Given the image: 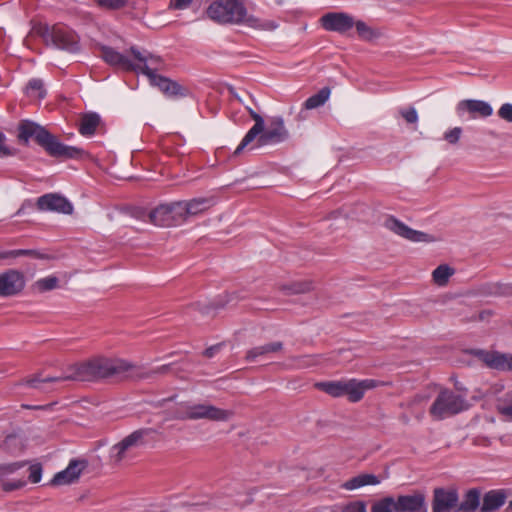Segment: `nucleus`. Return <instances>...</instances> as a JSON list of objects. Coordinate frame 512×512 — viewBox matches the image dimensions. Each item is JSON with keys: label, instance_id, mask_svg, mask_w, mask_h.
<instances>
[{"label": "nucleus", "instance_id": "53", "mask_svg": "<svg viewBox=\"0 0 512 512\" xmlns=\"http://www.w3.org/2000/svg\"><path fill=\"white\" fill-rule=\"evenodd\" d=\"M492 311L491 310H484V311H481L479 313V320L483 321V320H486L488 319L489 317L492 316Z\"/></svg>", "mask_w": 512, "mask_h": 512}, {"label": "nucleus", "instance_id": "4", "mask_svg": "<svg viewBox=\"0 0 512 512\" xmlns=\"http://www.w3.org/2000/svg\"><path fill=\"white\" fill-rule=\"evenodd\" d=\"M19 138L25 142L30 138H34L53 157L75 158L81 153L79 148L64 145L44 127L30 120H22L20 122Z\"/></svg>", "mask_w": 512, "mask_h": 512}, {"label": "nucleus", "instance_id": "20", "mask_svg": "<svg viewBox=\"0 0 512 512\" xmlns=\"http://www.w3.org/2000/svg\"><path fill=\"white\" fill-rule=\"evenodd\" d=\"M396 503L397 512H427L425 495L419 491L398 496Z\"/></svg>", "mask_w": 512, "mask_h": 512}, {"label": "nucleus", "instance_id": "38", "mask_svg": "<svg viewBox=\"0 0 512 512\" xmlns=\"http://www.w3.org/2000/svg\"><path fill=\"white\" fill-rule=\"evenodd\" d=\"M100 7L118 10L126 6L127 0H94Z\"/></svg>", "mask_w": 512, "mask_h": 512}, {"label": "nucleus", "instance_id": "55", "mask_svg": "<svg viewBox=\"0 0 512 512\" xmlns=\"http://www.w3.org/2000/svg\"><path fill=\"white\" fill-rule=\"evenodd\" d=\"M475 442H476L477 444H479V445H480V444H484V445H489V444H490V441H489L488 439H486V438H483V439H477Z\"/></svg>", "mask_w": 512, "mask_h": 512}, {"label": "nucleus", "instance_id": "48", "mask_svg": "<svg viewBox=\"0 0 512 512\" xmlns=\"http://www.w3.org/2000/svg\"><path fill=\"white\" fill-rule=\"evenodd\" d=\"M498 296L511 297L512 296V283H500L499 282Z\"/></svg>", "mask_w": 512, "mask_h": 512}, {"label": "nucleus", "instance_id": "15", "mask_svg": "<svg viewBox=\"0 0 512 512\" xmlns=\"http://www.w3.org/2000/svg\"><path fill=\"white\" fill-rule=\"evenodd\" d=\"M456 112L459 117L468 113L471 118H487L492 115L493 108L488 102L482 100L467 99L460 101L456 106Z\"/></svg>", "mask_w": 512, "mask_h": 512}, {"label": "nucleus", "instance_id": "46", "mask_svg": "<svg viewBox=\"0 0 512 512\" xmlns=\"http://www.w3.org/2000/svg\"><path fill=\"white\" fill-rule=\"evenodd\" d=\"M191 3L192 0H170L168 8L171 10H185Z\"/></svg>", "mask_w": 512, "mask_h": 512}, {"label": "nucleus", "instance_id": "9", "mask_svg": "<svg viewBox=\"0 0 512 512\" xmlns=\"http://www.w3.org/2000/svg\"><path fill=\"white\" fill-rule=\"evenodd\" d=\"M39 33L48 45L71 53L79 49L77 35L64 25L45 26L39 29Z\"/></svg>", "mask_w": 512, "mask_h": 512}, {"label": "nucleus", "instance_id": "37", "mask_svg": "<svg viewBox=\"0 0 512 512\" xmlns=\"http://www.w3.org/2000/svg\"><path fill=\"white\" fill-rule=\"evenodd\" d=\"M224 304L219 303H211V302H196L192 305L193 308L198 310L203 315H214V311L217 308L223 307Z\"/></svg>", "mask_w": 512, "mask_h": 512}, {"label": "nucleus", "instance_id": "40", "mask_svg": "<svg viewBox=\"0 0 512 512\" xmlns=\"http://www.w3.org/2000/svg\"><path fill=\"white\" fill-rule=\"evenodd\" d=\"M462 134V128L461 127H454L444 133V139L449 144H457Z\"/></svg>", "mask_w": 512, "mask_h": 512}, {"label": "nucleus", "instance_id": "21", "mask_svg": "<svg viewBox=\"0 0 512 512\" xmlns=\"http://www.w3.org/2000/svg\"><path fill=\"white\" fill-rule=\"evenodd\" d=\"M180 203L185 222L189 217L196 216L210 209L215 205L216 201L213 197H199L189 201H180Z\"/></svg>", "mask_w": 512, "mask_h": 512}, {"label": "nucleus", "instance_id": "8", "mask_svg": "<svg viewBox=\"0 0 512 512\" xmlns=\"http://www.w3.org/2000/svg\"><path fill=\"white\" fill-rule=\"evenodd\" d=\"M466 408L467 403L463 396L456 394L452 390L443 389L437 395L429 412L433 418L441 420L458 414Z\"/></svg>", "mask_w": 512, "mask_h": 512}, {"label": "nucleus", "instance_id": "7", "mask_svg": "<svg viewBox=\"0 0 512 512\" xmlns=\"http://www.w3.org/2000/svg\"><path fill=\"white\" fill-rule=\"evenodd\" d=\"M135 216L146 221L147 219L157 226H175L184 223L180 201L161 204L150 212L139 210Z\"/></svg>", "mask_w": 512, "mask_h": 512}, {"label": "nucleus", "instance_id": "27", "mask_svg": "<svg viewBox=\"0 0 512 512\" xmlns=\"http://www.w3.org/2000/svg\"><path fill=\"white\" fill-rule=\"evenodd\" d=\"M100 123V117L96 113L85 114L81 118L79 131L84 136H91L95 133Z\"/></svg>", "mask_w": 512, "mask_h": 512}, {"label": "nucleus", "instance_id": "11", "mask_svg": "<svg viewBox=\"0 0 512 512\" xmlns=\"http://www.w3.org/2000/svg\"><path fill=\"white\" fill-rule=\"evenodd\" d=\"M384 227L394 234L412 242H435L437 238L431 234L414 230L393 216L384 221Z\"/></svg>", "mask_w": 512, "mask_h": 512}, {"label": "nucleus", "instance_id": "32", "mask_svg": "<svg viewBox=\"0 0 512 512\" xmlns=\"http://www.w3.org/2000/svg\"><path fill=\"white\" fill-rule=\"evenodd\" d=\"M130 451L131 449L127 445H125L123 440H121L120 442L111 447L109 452L110 460L114 464H119L128 456Z\"/></svg>", "mask_w": 512, "mask_h": 512}, {"label": "nucleus", "instance_id": "45", "mask_svg": "<svg viewBox=\"0 0 512 512\" xmlns=\"http://www.w3.org/2000/svg\"><path fill=\"white\" fill-rule=\"evenodd\" d=\"M36 256L37 253L33 250H12L5 253L0 254V258H8V257H19V256Z\"/></svg>", "mask_w": 512, "mask_h": 512}, {"label": "nucleus", "instance_id": "34", "mask_svg": "<svg viewBox=\"0 0 512 512\" xmlns=\"http://www.w3.org/2000/svg\"><path fill=\"white\" fill-rule=\"evenodd\" d=\"M371 512H397L396 499L388 496L376 501L371 507Z\"/></svg>", "mask_w": 512, "mask_h": 512}, {"label": "nucleus", "instance_id": "35", "mask_svg": "<svg viewBox=\"0 0 512 512\" xmlns=\"http://www.w3.org/2000/svg\"><path fill=\"white\" fill-rule=\"evenodd\" d=\"M498 412L509 420H512V392L505 394L497 400Z\"/></svg>", "mask_w": 512, "mask_h": 512}, {"label": "nucleus", "instance_id": "25", "mask_svg": "<svg viewBox=\"0 0 512 512\" xmlns=\"http://www.w3.org/2000/svg\"><path fill=\"white\" fill-rule=\"evenodd\" d=\"M480 505V492L477 489H470L464 495L463 500L458 507L456 512H475Z\"/></svg>", "mask_w": 512, "mask_h": 512}, {"label": "nucleus", "instance_id": "52", "mask_svg": "<svg viewBox=\"0 0 512 512\" xmlns=\"http://www.w3.org/2000/svg\"><path fill=\"white\" fill-rule=\"evenodd\" d=\"M221 348L220 344L211 346L204 351V355L208 358H212Z\"/></svg>", "mask_w": 512, "mask_h": 512}, {"label": "nucleus", "instance_id": "10", "mask_svg": "<svg viewBox=\"0 0 512 512\" xmlns=\"http://www.w3.org/2000/svg\"><path fill=\"white\" fill-rule=\"evenodd\" d=\"M129 52L134 58L135 69L133 71L145 74L149 80L159 75L157 72L163 68L161 57L148 51H140L135 47H131Z\"/></svg>", "mask_w": 512, "mask_h": 512}, {"label": "nucleus", "instance_id": "28", "mask_svg": "<svg viewBox=\"0 0 512 512\" xmlns=\"http://www.w3.org/2000/svg\"><path fill=\"white\" fill-rule=\"evenodd\" d=\"M149 81L152 85L157 86L166 95H176L179 92V86L177 83L161 75L154 76V78Z\"/></svg>", "mask_w": 512, "mask_h": 512}, {"label": "nucleus", "instance_id": "43", "mask_svg": "<svg viewBox=\"0 0 512 512\" xmlns=\"http://www.w3.org/2000/svg\"><path fill=\"white\" fill-rule=\"evenodd\" d=\"M399 113L407 123L414 124L418 121L417 111L413 107H410L408 109H401Z\"/></svg>", "mask_w": 512, "mask_h": 512}, {"label": "nucleus", "instance_id": "42", "mask_svg": "<svg viewBox=\"0 0 512 512\" xmlns=\"http://www.w3.org/2000/svg\"><path fill=\"white\" fill-rule=\"evenodd\" d=\"M28 471H29L28 478L32 483L40 482L41 477H42V467L40 464L30 465L28 468Z\"/></svg>", "mask_w": 512, "mask_h": 512}, {"label": "nucleus", "instance_id": "23", "mask_svg": "<svg viewBox=\"0 0 512 512\" xmlns=\"http://www.w3.org/2000/svg\"><path fill=\"white\" fill-rule=\"evenodd\" d=\"M284 344L282 342H272L261 346L250 349L246 354L248 361H257L260 359H266L269 355L274 354L282 350Z\"/></svg>", "mask_w": 512, "mask_h": 512}, {"label": "nucleus", "instance_id": "39", "mask_svg": "<svg viewBox=\"0 0 512 512\" xmlns=\"http://www.w3.org/2000/svg\"><path fill=\"white\" fill-rule=\"evenodd\" d=\"M37 286L41 291H49L57 287L58 278L55 276H49L37 281Z\"/></svg>", "mask_w": 512, "mask_h": 512}, {"label": "nucleus", "instance_id": "13", "mask_svg": "<svg viewBox=\"0 0 512 512\" xmlns=\"http://www.w3.org/2000/svg\"><path fill=\"white\" fill-rule=\"evenodd\" d=\"M321 26L330 32L344 34L354 26V18L344 12H329L320 18Z\"/></svg>", "mask_w": 512, "mask_h": 512}, {"label": "nucleus", "instance_id": "12", "mask_svg": "<svg viewBox=\"0 0 512 512\" xmlns=\"http://www.w3.org/2000/svg\"><path fill=\"white\" fill-rule=\"evenodd\" d=\"M470 354L483 361L489 368L512 371V355L497 351H486L482 349H473Z\"/></svg>", "mask_w": 512, "mask_h": 512}, {"label": "nucleus", "instance_id": "41", "mask_svg": "<svg viewBox=\"0 0 512 512\" xmlns=\"http://www.w3.org/2000/svg\"><path fill=\"white\" fill-rule=\"evenodd\" d=\"M341 512H367L366 504L363 501H353L343 506Z\"/></svg>", "mask_w": 512, "mask_h": 512}, {"label": "nucleus", "instance_id": "29", "mask_svg": "<svg viewBox=\"0 0 512 512\" xmlns=\"http://www.w3.org/2000/svg\"><path fill=\"white\" fill-rule=\"evenodd\" d=\"M329 96L330 89L328 87H323L316 94L312 95L305 101L304 107L307 110L318 108L324 105V103L329 99Z\"/></svg>", "mask_w": 512, "mask_h": 512}, {"label": "nucleus", "instance_id": "58", "mask_svg": "<svg viewBox=\"0 0 512 512\" xmlns=\"http://www.w3.org/2000/svg\"><path fill=\"white\" fill-rule=\"evenodd\" d=\"M166 369H167V366H162V367L158 370V372H163V371H165Z\"/></svg>", "mask_w": 512, "mask_h": 512}, {"label": "nucleus", "instance_id": "22", "mask_svg": "<svg viewBox=\"0 0 512 512\" xmlns=\"http://www.w3.org/2000/svg\"><path fill=\"white\" fill-rule=\"evenodd\" d=\"M507 499L505 490H490L483 496L481 512H495L502 507Z\"/></svg>", "mask_w": 512, "mask_h": 512}, {"label": "nucleus", "instance_id": "33", "mask_svg": "<svg viewBox=\"0 0 512 512\" xmlns=\"http://www.w3.org/2000/svg\"><path fill=\"white\" fill-rule=\"evenodd\" d=\"M26 94L30 97L43 99L46 96L43 81L38 78L31 79L26 86Z\"/></svg>", "mask_w": 512, "mask_h": 512}, {"label": "nucleus", "instance_id": "2", "mask_svg": "<svg viewBox=\"0 0 512 512\" xmlns=\"http://www.w3.org/2000/svg\"><path fill=\"white\" fill-rule=\"evenodd\" d=\"M208 18L219 24H244L260 30H273V21L249 15L241 0H215L206 9Z\"/></svg>", "mask_w": 512, "mask_h": 512}, {"label": "nucleus", "instance_id": "47", "mask_svg": "<svg viewBox=\"0 0 512 512\" xmlns=\"http://www.w3.org/2000/svg\"><path fill=\"white\" fill-rule=\"evenodd\" d=\"M499 282L485 284L481 291L485 295L498 296Z\"/></svg>", "mask_w": 512, "mask_h": 512}, {"label": "nucleus", "instance_id": "6", "mask_svg": "<svg viewBox=\"0 0 512 512\" xmlns=\"http://www.w3.org/2000/svg\"><path fill=\"white\" fill-rule=\"evenodd\" d=\"M233 413L230 410H224L208 403H181L175 410L173 419L177 420H210V421H228Z\"/></svg>", "mask_w": 512, "mask_h": 512}, {"label": "nucleus", "instance_id": "51", "mask_svg": "<svg viewBox=\"0 0 512 512\" xmlns=\"http://www.w3.org/2000/svg\"><path fill=\"white\" fill-rule=\"evenodd\" d=\"M25 485V481H9V482H5L3 484V489L5 491H12V490H16V489H19L21 487H23Z\"/></svg>", "mask_w": 512, "mask_h": 512}, {"label": "nucleus", "instance_id": "36", "mask_svg": "<svg viewBox=\"0 0 512 512\" xmlns=\"http://www.w3.org/2000/svg\"><path fill=\"white\" fill-rule=\"evenodd\" d=\"M313 282L311 280H294L290 283V295L308 293L313 290Z\"/></svg>", "mask_w": 512, "mask_h": 512}, {"label": "nucleus", "instance_id": "57", "mask_svg": "<svg viewBox=\"0 0 512 512\" xmlns=\"http://www.w3.org/2000/svg\"><path fill=\"white\" fill-rule=\"evenodd\" d=\"M306 28H307V23H302L301 27H300V30L303 32V31L306 30Z\"/></svg>", "mask_w": 512, "mask_h": 512}, {"label": "nucleus", "instance_id": "16", "mask_svg": "<svg viewBox=\"0 0 512 512\" xmlns=\"http://www.w3.org/2000/svg\"><path fill=\"white\" fill-rule=\"evenodd\" d=\"M24 278L16 270H9L0 274V296L10 297L18 294L24 288Z\"/></svg>", "mask_w": 512, "mask_h": 512}, {"label": "nucleus", "instance_id": "30", "mask_svg": "<svg viewBox=\"0 0 512 512\" xmlns=\"http://www.w3.org/2000/svg\"><path fill=\"white\" fill-rule=\"evenodd\" d=\"M454 269L447 264L439 265L432 273L433 281L438 286H445L449 278L454 274Z\"/></svg>", "mask_w": 512, "mask_h": 512}, {"label": "nucleus", "instance_id": "24", "mask_svg": "<svg viewBox=\"0 0 512 512\" xmlns=\"http://www.w3.org/2000/svg\"><path fill=\"white\" fill-rule=\"evenodd\" d=\"M380 478L374 474L363 473L345 481L341 488L345 490H355L367 485H378Z\"/></svg>", "mask_w": 512, "mask_h": 512}, {"label": "nucleus", "instance_id": "49", "mask_svg": "<svg viewBox=\"0 0 512 512\" xmlns=\"http://www.w3.org/2000/svg\"><path fill=\"white\" fill-rule=\"evenodd\" d=\"M5 141V135L2 132H0V157L12 155L11 150L6 146Z\"/></svg>", "mask_w": 512, "mask_h": 512}, {"label": "nucleus", "instance_id": "50", "mask_svg": "<svg viewBox=\"0 0 512 512\" xmlns=\"http://www.w3.org/2000/svg\"><path fill=\"white\" fill-rule=\"evenodd\" d=\"M20 467L19 464L13 463V464H2L0 465V477L4 476L6 474L14 472L16 469Z\"/></svg>", "mask_w": 512, "mask_h": 512}, {"label": "nucleus", "instance_id": "5", "mask_svg": "<svg viewBox=\"0 0 512 512\" xmlns=\"http://www.w3.org/2000/svg\"><path fill=\"white\" fill-rule=\"evenodd\" d=\"M377 386V381L372 379L366 380H340V381H324L315 384V387L332 397L347 396L351 402L360 401L366 390Z\"/></svg>", "mask_w": 512, "mask_h": 512}, {"label": "nucleus", "instance_id": "18", "mask_svg": "<svg viewBox=\"0 0 512 512\" xmlns=\"http://www.w3.org/2000/svg\"><path fill=\"white\" fill-rule=\"evenodd\" d=\"M37 207L42 211H55L63 214H71L72 204L65 198L57 194H45L38 198Z\"/></svg>", "mask_w": 512, "mask_h": 512}, {"label": "nucleus", "instance_id": "3", "mask_svg": "<svg viewBox=\"0 0 512 512\" xmlns=\"http://www.w3.org/2000/svg\"><path fill=\"white\" fill-rule=\"evenodd\" d=\"M248 110L255 123L235 149V156L239 155L250 144L252 145L249 149L256 150L265 145L282 142L285 138L286 129L285 122L282 117H270L268 119V124L265 127L264 119L251 108H248Z\"/></svg>", "mask_w": 512, "mask_h": 512}, {"label": "nucleus", "instance_id": "1", "mask_svg": "<svg viewBox=\"0 0 512 512\" xmlns=\"http://www.w3.org/2000/svg\"><path fill=\"white\" fill-rule=\"evenodd\" d=\"M140 367L120 358L95 357L70 366L65 373L55 377L36 375L27 380L30 387L42 389V384L60 381H98L108 378L143 379L148 377Z\"/></svg>", "mask_w": 512, "mask_h": 512}, {"label": "nucleus", "instance_id": "44", "mask_svg": "<svg viewBox=\"0 0 512 512\" xmlns=\"http://www.w3.org/2000/svg\"><path fill=\"white\" fill-rule=\"evenodd\" d=\"M498 116L502 120H504L508 123H512V104L511 103L503 104L498 110Z\"/></svg>", "mask_w": 512, "mask_h": 512}, {"label": "nucleus", "instance_id": "31", "mask_svg": "<svg viewBox=\"0 0 512 512\" xmlns=\"http://www.w3.org/2000/svg\"><path fill=\"white\" fill-rule=\"evenodd\" d=\"M152 432V429L143 428L138 429L126 436L123 441L125 445H127L131 450L133 448L138 447L143 443V440L146 436H148Z\"/></svg>", "mask_w": 512, "mask_h": 512}, {"label": "nucleus", "instance_id": "26", "mask_svg": "<svg viewBox=\"0 0 512 512\" xmlns=\"http://www.w3.org/2000/svg\"><path fill=\"white\" fill-rule=\"evenodd\" d=\"M358 36L364 41H373L381 36V32L369 26L362 20H354V26Z\"/></svg>", "mask_w": 512, "mask_h": 512}, {"label": "nucleus", "instance_id": "19", "mask_svg": "<svg viewBox=\"0 0 512 512\" xmlns=\"http://www.w3.org/2000/svg\"><path fill=\"white\" fill-rule=\"evenodd\" d=\"M87 462L84 460L73 459L69 462L66 469L58 472L53 477L51 483L53 485H68L80 477L82 471L86 468Z\"/></svg>", "mask_w": 512, "mask_h": 512}, {"label": "nucleus", "instance_id": "17", "mask_svg": "<svg viewBox=\"0 0 512 512\" xmlns=\"http://www.w3.org/2000/svg\"><path fill=\"white\" fill-rule=\"evenodd\" d=\"M99 56L109 65L122 70L133 71L135 69L133 57L131 59L128 54H122L112 47L101 46Z\"/></svg>", "mask_w": 512, "mask_h": 512}, {"label": "nucleus", "instance_id": "56", "mask_svg": "<svg viewBox=\"0 0 512 512\" xmlns=\"http://www.w3.org/2000/svg\"><path fill=\"white\" fill-rule=\"evenodd\" d=\"M506 512H512V500L509 502V504L506 508Z\"/></svg>", "mask_w": 512, "mask_h": 512}, {"label": "nucleus", "instance_id": "54", "mask_svg": "<svg viewBox=\"0 0 512 512\" xmlns=\"http://www.w3.org/2000/svg\"><path fill=\"white\" fill-rule=\"evenodd\" d=\"M27 206L31 207V203H27V202L23 203L22 206L17 210L16 215L17 216L23 215L25 213V209Z\"/></svg>", "mask_w": 512, "mask_h": 512}, {"label": "nucleus", "instance_id": "14", "mask_svg": "<svg viewBox=\"0 0 512 512\" xmlns=\"http://www.w3.org/2000/svg\"><path fill=\"white\" fill-rule=\"evenodd\" d=\"M458 500L455 489L436 488L433 492L432 512H456Z\"/></svg>", "mask_w": 512, "mask_h": 512}]
</instances>
